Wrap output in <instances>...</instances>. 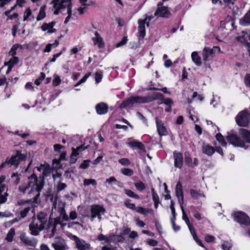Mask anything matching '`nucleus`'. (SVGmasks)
<instances>
[{
    "instance_id": "obj_1",
    "label": "nucleus",
    "mask_w": 250,
    "mask_h": 250,
    "mask_svg": "<svg viewBox=\"0 0 250 250\" xmlns=\"http://www.w3.org/2000/svg\"><path fill=\"white\" fill-rule=\"evenodd\" d=\"M43 186L42 178H38L35 174H32L19 187V190L21 192L28 194L31 197L33 196L34 202H37Z\"/></svg>"
},
{
    "instance_id": "obj_2",
    "label": "nucleus",
    "mask_w": 250,
    "mask_h": 250,
    "mask_svg": "<svg viewBox=\"0 0 250 250\" xmlns=\"http://www.w3.org/2000/svg\"><path fill=\"white\" fill-rule=\"evenodd\" d=\"M48 198L53 202L52 213L50 217L52 215L54 210H57L60 213L59 218H55L53 221L50 219L47 224V229H51L49 237L52 238L54 236L56 232V226L61 224L60 218L62 219L64 221H67L68 217L64 210L65 204L63 202L61 201H58L56 197H54L53 195H49Z\"/></svg>"
},
{
    "instance_id": "obj_3",
    "label": "nucleus",
    "mask_w": 250,
    "mask_h": 250,
    "mask_svg": "<svg viewBox=\"0 0 250 250\" xmlns=\"http://www.w3.org/2000/svg\"><path fill=\"white\" fill-rule=\"evenodd\" d=\"M164 95L161 93L155 92L151 95L147 97L135 96L131 97L127 100L124 101L120 106V108H124L131 106L134 104H142L150 102L153 100L162 99Z\"/></svg>"
},
{
    "instance_id": "obj_4",
    "label": "nucleus",
    "mask_w": 250,
    "mask_h": 250,
    "mask_svg": "<svg viewBox=\"0 0 250 250\" xmlns=\"http://www.w3.org/2000/svg\"><path fill=\"white\" fill-rule=\"evenodd\" d=\"M25 158L26 155L24 154L21 153L20 151H17L16 154L14 156L12 157L11 159L3 163L0 167L2 168L6 167L7 165H10V166L17 167L20 162L25 160Z\"/></svg>"
},
{
    "instance_id": "obj_5",
    "label": "nucleus",
    "mask_w": 250,
    "mask_h": 250,
    "mask_svg": "<svg viewBox=\"0 0 250 250\" xmlns=\"http://www.w3.org/2000/svg\"><path fill=\"white\" fill-rule=\"evenodd\" d=\"M105 212V209L103 206L98 205H92L90 207V220L93 221L95 218L98 217L100 221L102 218L101 215L104 214Z\"/></svg>"
},
{
    "instance_id": "obj_6",
    "label": "nucleus",
    "mask_w": 250,
    "mask_h": 250,
    "mask_svg": "<svg viewBox=\"0 0 250 250\" xmlns=\"http://www.w3.org/2000/svg\"><path fill=\"white\" fill-rule=\"evenodd\" d=\"M250 120L249 114L246 110L240 112L236 117L237 124L241 126H246L249 124Z\"/></svg>"
},
{
    "instance_id": "obj_7",
    "label": "nucleus",
    "mask_w": 250,
    "mask_h": 250,
    "mask_svg": "<svg viewBox=\"0 0 250 250\" xmlns=\"http://www.w3.org/2000/svg\"><path fill=\"white\" fill-rule=\"evenodd\" d=\"M44 229V225L41 223H39L36 219H34L29 225L31 234L37 236L39 234V232Z\"/></svg>"
},
{
    "instance_id": "obj_8",
    "label": "nucleus",
    "mask_w": 250,
    "mask_h": 250,
    "mask_svg": "<svg viewBox=\"0 0 250 250\" xmlns=\"http://www.w3.org/2000/svg\"><path fill=\"white\" fill-rule=\"evenodd\" d=\"M215 51L220 52V48L218 46H214L213 48H210L208 47H205L202 51V57L204 61L206 62L209 58L213 57Z\"/></svg>"
},
{
    "instance_id": "obj_9",
    "label": "nucleus",
    "mask_w": 250,
    "mask_h": 250,
    "mask_svg": "<svg viewBox=\"0 0 250 250\" xmlns=\"http://www.w3.org/2000/svg\"><path fill=\"white\" fill-rule=\"evenodd\" d=\"M227 140L230 144L235 146L245 147V142L237 135L231 134L227 136Z\"/></svg>"
},
{
    "instance_id": "obj_10",
    "label": "nucleus",
    "mask_w": 250,
    "mask_h": 250,
    "mask_svg": "<svg viewBox=\"0 0 250 250\" xmlns=\"http://www.w3.org/2000/svg\"><path fill=\"white\" fill-rule=\"evenodd\" d=\"M158 7L156 9L154 16L159 18H169L171 15L170 12L168 11L167 7L163 6L161 2L158 4Z\"/></svg>"
},
{
    "instance_id": "obj_11",
    "label": "nucleus",
    "mask_w": 250,
    "mask_h": 250,
    "mask_svg": "<svg viewBox=\"0 0 250 250\" xmlns=\"http://www.w3.org/2000/svg\"><path fill=\"white\" fill-rule=\"evenodd\" d=\"M234 219L238 223L245 225L250 224V218L245 213L238 211L233 214Z\"/></svg>"
},
{
    "instance_id": "obj_12",
    "label": "nucleus",
    "mask_w": 250,
    "mask_h": 250,
    "mask_svg": "<svg viewBox=\"0 0 250 250\" xmlns=\"http://www.w3.org/2000/svg\"><path fill=\"white\" fill-rule=\"evenodd\" d=\"M73 240L75 242L76 247L78 250H89L90 245L84 240L81 239L75 235L73 236Z\"/></svg>"
},
{
    "instance_id": "obj_13",
    "label": "nucleus",
    "mask_w": 250,
    "mask_h": 250,
    "mask_svg": "<svg viewBox=\"0 0 250 250\" xmlns=\"http://www.w3.org/2000/svg\"><path fill=\"white\" fill-rule=\"evenodd\" d=\"M52 246L55 250H66L67 249L65 241L61 237L55 238Z\"/></svg>"
},
{
    "instance_id": "obj_14",
    "label": "nucleus",
    "mask_w": 250,
    "mask_h": 250,
    "mask_svg": "<svg viewBox=\"0 0 250 250\" xmlns=\"http://www.w3.org/2000/svg\"><path fill=\"white\" fill-rule=\"evenodd\" d=\"M20 239L25 245L35 247L37 244V240L34 238L30 239L25 233H22L20 235Z\"/></svg>"
},
{
    "instance_id": "obj_15",
    "label": "nucleus",
    "mask_w": 250,
    "mask_h": 250,
    "mask_svg": "<svg viewBox=\"0 0 250 250\" xmlns=\"http://www.w3.org/2000/svg\"><path fill=\"white\" fill-rule=\"evenodd\" d=\"M174 159V166L177 168H181L183 166V157L181 153L174 151L173 153Z\"/></svg>"
},
{
    "instance_id": "obj_16",
    "label": "nucleus",
    "mask_w": 250,
    "mask_h": 250,
    "mask_svg": "<svg viewBox=\"0 0 250 250\" xmlns=\"http://www.w3.org/2000/svg\"><path fill=\"white\" fill-rule=\"evenodd\" d=\"M176 195L178 198V202L180 206L184 204V194L182 190V185L178 182L176 187Z\"/></svg>"
},
{
    "instance_id": "obj_17",
    "label": "nucleus",
    "mask_w": 250,
    "mask_h": 250,
    "mask_svg": "<svg viewBox=\"0 0 250 250\" xmlns=\"http://www.w3.org/2000/svg\"><path fill=\"white\" fill-rule=\"evenodd\" d=\"M202 151L204 154L207 155L208 156H211L214 153L215 149L209 144L203 143L202 146Z\"/></svg>"
},
{
    "instance_id": "obj_18",
    "label": "nucleus",
    "mask_w": 250,
    "mask_h": 250,
    "mask_svg": "<svg viewBox=\"0 0 250 250\" xmlns=\"http://www.w3.org/2000/svg\"><path fill=\"white\" fill-rule=\"evenodd\" d=\"M92 40L94 44L97 45L99 48H103L104 47V41L102 37L97 32H95L94 37L92 38Z\"/></svg>"
},
{
    "instance_id": "obj_19",
    "label": "nucleus",
    "mask_w": 250,
    "mask_h": 250,
    "mask_svg": "<svg viewBox=\"0 0 250 250\" xmlns=\"http://www.w3.org/2000/svg\"><path fill=\"white\" fill-rule=\"evenodd\" d=\"M138 23L139 24L138 30L139 36L144 38L146 35L145 24H146V22L144 19H139Z\"/></svg>"
},
{
    "instance_id": "obj_20",
    "label": "nucleus",
    "mask_w": 250,
    "mask_h": 250,
    "mask_svg": "<svg viewBox=\"0 0 250 250\" xmlns=\"http://www.w3.org/2000/svg\"><path fill=\"white\" fill-rule=\"evenodd\" d=\"M155 119L159 134L160 136L166 135L167 134V131L166 127L164 126L162 122L159 120L158 117H156Z\"/></svg>"
},
{
    "instance_id": "obj_21",
    "label": "nucleus",
    "mask_w": 250,
    "mask_h": 250,
    "mask_svg": "<svg viewBox=\"0 0 250 250\" xmlns=\"http://www.w3.org/2000/svg\"><path fill=\"white\" fill-rule=\"evenodd\" d=\"M108 105L103 103H100L96 106L97 113L99 115L106 113L108 111Z\"/></svg>"
},
{
    "instance_id": "obj_22",
    "label": "nucleus",
    "mask_w": 250,
    "mask_h": 250,
    "mask_svg": "<svg viewBox=\"0 0 250 250\" xmlns=\"http://www.w3.org/2000/svg\"><path fill=\"white\" fill-rule=\"evenodd\" d=\"M126 144L131 147H136L144 152L146 151L144 145L142 143L137 141L127 142Z\"/></svg>"
},
{
    "instance_id": "obj_23",
    "label": "nucleus",
    "mask_w": 250,
    "mask_h": 250,
    "mask_svg": "<svg viewBox=\"0 0 250 250\" xmlns=\"http://www.w3.org/2000/svg\"><path fill=\"white\" fill-rule=\"evenodd\" d=\"M116 236L113 235H109L108 237L104 235L103 234H100L98 237L99 241H104L105 242L108 243L115 240Z\"/></svg>"
},
{
    "instance_id": "obj_24",
    "label": "nucleus",
    "mask_w": 250,
    "mask_h": 250,
    "mask_svg": "<svg viewBox=\"0 0 250 250\" xmlns=\"http://www.w3.org/2000/svg\"><path fill=\"white\" fill-rule=\"evenodd\" d=\"M240 135L247 143H250V132L245 129H240Z\"/></svg>"
},
{
    "instance_id": "obj_25",
    "label": "nucleus",
    "mask_w": 250,
    "mask_h": 250,
    "mask_svg": "<svg viewBox=\"0 0 250 250\" xmlns=\"http://www.w3.org/2000/svg\"><path fill=\"white\" fill-rule=\"evenodd\" d=\"M240 23L243 26L250 25V10L247 12L243 18L240 21Z\"/></svg>"
},
{
    "instance_id": "obj_26",
    "label": "nucleus",
    "mask_w": 250,
    "mask_h": 250,
    "mask_svg": "<svg viewBox=\"0 0 250 250\" xmlns=\"http://www.w3.org/2000/svg\"><path fill=\"white\" fill-rule=\"evenodd\" d=\"M47 214L43 212H40L37 214V218L36 219L39 221V223H41L44 225L47 222Z\"/></svg>"
},
{
    "instance_id": "obj_27",
    "label": "nucleus",
    "mask_w": 250,
    "mask_h": 250,
    "mask_svg": "<svg viewBox=\"0 0 250 250\" xmlns=\"http://www.w3.org/2000/svg\"><path fill=\"white\" fill-rule=\"evenodd\" d=\"M191 58L192 61L194 62V63L200 66L202 64V62L201 58L199 56L197 52H193L191 54Z\"/></svg>"
},
{
    "instance_id": "obj_28",
    "label": "nucleus",
    "mask_w": 250,
    "mask_h": 250,
    "mask_svg": "<svg viewBox=\"0 0 250 250\" xmlns=\"http://www.w3.org/2000/svg\"><path fill=\"white\" fill-rule=\"evenodd\" d=\"M190 193L192 198L195 199H198L200 197H205V195L203 192H198L197 191L195 190L194 189H191L190 190Z\"/></svg>"
},
{
    "instance_id": "obj_29",
    "label": "nucleus",
    "mask_w": 250,
    "mask_h": 250,
    "mask_svg": "<svg viewBox=\"0 0 250 250\" xmlns=\"http://www.w3.org/2000/svg\"><path fill=\"white\" fill-rule=\"evenodd\" d=\"M5 178L4 176H0V194L5 190L7 191L8 188L5 184H2L5 181Z\"/></svg>"
},
{
    "instance_id": "obj_30",
    "label": "nucleus",
    "mask_w": 250,
    "mask_h": 250,
    "mask_svg": "<svg viewBox=\"0 0 250 250\" xmlns=\"http://www.w3.org/2000/svg\"><path fill=\"white\" fill-rule=\"evenodd\" d=\"M19 62V59L18 57L15 56H12V57L10 59V60L5 62L4 65L7 66H13L15 64H17Z\"/></svg>"
},
{
    "instance_id": "obj_31",
    "label": "nucleus",
    "mask_w": 250,
    "mask_h": 250,
    "mask_svg": "<svg viewBox=\"0 0 250 250\" xmlns=\"http://www.w3.org/2000/svg\"><path fill=\"white\" fill-rule=\"evenodd\" d=\"M136 210L138 212L144 215L148 213H151L153 212V210L151 209H148L143 207L136 208Z\"/></svg>"
},
{
    "instance_id": "obj_32",
    "label": "nucleus",
    "mask_w": 250,
    "mask_h": 250,
    "mask_svg": "<svg viewBox=\"0 0 250 250\" xmlns=\"http://www.w3.org/2000/svg\"><path fill=\"white\" fill-rule=\"evenodd\" d=\"M45 17V7L42 6L41 7L39 13L37 17V20L39 21L42 20Z\"/></svg>"
},
{
    "instance_id": "obj_33",
    "label": "nucleus",
    "mask_w": 250,
    "mask_h": 250,
    "mask_svg": "<svg viewBox=\"0 0 250 250\" xmlns=\"http://www.w3.org/2000/svg\"><path fill=\"white\" fill-rule=\"evenodd\" d=\"M15 235V229L13 228L11 229L8 231L7 236L5 238V240L8 242H11L13 240V238Z\"/></svg>"
},
{
    "instance_id": "obj_34",
    "label": "nucleus",
    "mask_w": 250,
    "mask_h": 250,
    "mask_svg": "<svg viewBox=\"0 0 250 250\" xmlns=\"http://www.w3.org/2000/svg\"><path fill=\"white\" fill-rule=\"evenodd\" d=\"M216 140L220 143L223 146H226L227 143L224 139L223 136L220 133H217L216 135Z\"/></svg>"
},
{
    "instance_id": "obj_35",
    "label": "nucleus",
    "mask_w": 250,
    "mask_h": 250,
    "mask_svg": "<svg viewBox=\"0 0 250 250\" xmlns=\"http://www.w3.org/2000/svg\"><path fill=\"white\" fill-rule=\"evenodd\" d=\"M72 4L71 3H69L67 5V13L68 14V16L66 18L64 21V24H66L69 21V19L70 18H71V15H72V10H71V9H72Z\"/></svg>"
},
{
    "instance_id": "obj_36",
    "label": "nucleus",
    "mask_w": 250,
    "mask_h": 250,
    "mask_svg": "<svg viewBox=\"0 0 250 250\" xmlns=\"http://www.w3.org/2000/svg\"><path fill=\"white\" fill-rule=\"evenodd\" d=\"M124 191L125 194H127L129 197L134 198L137 199H140L139 196L134 193L132 191L127 189H125Z\"/></svg>"
},
{
    "instance_id": "obj_37",
    "label": "nucleus",
    "mask_w": 250,
    "mask_h": 250,
    "mask_svg": "<svg viewBox=\"0 0 250 250\" xmlns=\"http://www.w3.org/2000/svg\"><path fill=\"white\" fill-rule=\"evenodd\" d=\"M56 24V22L55 21H52L51 22L49 23H44L42 24V30L43 31H46L47 28H48V27H50V28L52 29V27L53 28L54 26Z\"/></svg>"
},
{
    "instance_id": "obj_38",
    "label": "nucleus",
    "mask_w": 250,
    "mask_h": 250,
    "mask_svg": "<svg viewBox=\"0 0 250 250\" xmlns=\"http://www.w3.org/2000/svg\"><path fill=\"white\" fill-rule=\"evenodd\" d=\"M51 172L50 168L48 164H45L43 169L42 175L43 176H47Z\"/></svg>"
},
{
    "instance_id": "obj_39",
    "label": "nucleus",
    "mask_w": 250,
    "mask_h": 250,
    "mask_svg": "<svg viewBox=\"0 0 250 250\" xmlns=\"http://www.w3.org/2000/svg\"><path fill=\"white\" fill-rule=\"evenodd\" d=\"M20 45L18 44H15L12 47L10 51H9V55L12 56H14L16 54V51Z\"/></svg>"
},
{
    "instance_id": "obj_40",
    "label": "nucleus",
    "mask_w": 250,
    "mask_h": 250,
    "mask_svg": "<svg viewBox=\"0 0 250 250\" xmlns=\"http://www.w3.org/2000/svg\"><path fill=\"white\" fill-rule=\"evenodd\" d=\"M83 185L84 186H87L89 185H92L93 186H96L97 182L96 180L94 179H85L83 182Z\"/></svg>"
},
{
    "instance_id": "obj_41",
    "label": "nucleus",
    "mask_w": 250,
    "mask_h": 250,
    "mask_svg": "<svg viewBox=\"0 0 250 250\" xmlns=\"http://www.w3.org/2000/svg\"><path fill=\"white\" fill-rule=\"evenodd\" d=\"M125 205L127 208L132 210H136V209L135 205L133 203H130L129 200H127L125 201Z\"/></svg>"
},
{
    "instance_id": "obj_42",
    "label": "nucleus",
    "mask_w": 250,
    "mask_h": 250,
    "mask_svg": "<svg viewBox=\"0 0 250 250\" xmlns=\"http://www.w3.org/2000/svg\"><path fill=\"white\" fill-rule=\"evenodd\" d=\"M91 73H89L87 74H86L82 79H81L74 86L75 87H77L80 85H81V84H82L83 83H84L86 80L87 79V78L89 77V76L90 75Z\"/></svg>"
},
{
    "instance_id": "obj_43",
    "label": "nucleus",
    "mask_w": 250,
    "mask_h": 250,
    "mask_svg": "<svg viewBox=\"0 0 250 250\" xmlns=\"http://www.w3.org/2000/svg\"><path fill=\"white\" fill-rule=\"evenodd\" d=\"M122 172L125 175L130 176L133 175V171L131 169L124 168L122 169Z\"/></svg>"
},
{
    "instance_id": "obj_44",
    "label": "nucleus",
    "mask_w": 250,
    "mask_h": 250,
    "mask_svg": "<svg viewBox=\"0 0 250 250\" xmlns=\"http://www.w3.org/2000/svg\"><path fill=\"white\" fill-rule=\"evenodd\" d=\"M135 186L138 190L141 191L144 190L146 188L144 184L142 182H139L135 183Z\"/></svg>"
},
{
    "instance_id": "obj_45",
    "label": "nucleus",
    "mask_w": 250,
    "mask_h": 250,
    "mask_svg": "<svg viewBox=\"0 0 250 250\" xmlns=\"http://www.w3.org/2000/svg\"><path fill=\"white\" fill-rule=\"evenodd\" d=\"M8 196V194L7 193V191L4 193L3 195L0 194V204H3L7 201V198Z\"/></svg>"
},
{
    "instance_id": "obj_46",
    "label": "nucleus",
    "mask_w": 250,
    "mask_h": 250,
    "mask_svg": "<svg viewBox=\"0 0 250 250\" xmlns=\"http://www.w3.org/2000/svg\"><path fill=\"white\" fill-rule=\"evenodd\" d=\"M61 82V79L58 75H55L54 79L53 81V85L54 86L58 85Z\"/></svg>"
},
{
    "instance_id": "obj_47",
    "label": "nucleus",
    "mask_w": 250,
    "mask_h": 250,
    "mask_svg": "<svg viewBox=\"0 0 250 250\" xmlns=\"http://www.w3.org/2000/svg\"><path fill=\"white\" fill-rule=\"evenodd\" d=\"M146 243L150 246L154 247L158 245V242L156 240L149 239L146 241Z\"/></svg>"
},
{
    "instance_id": "obj_48",
    "label": "nucleus",
    "mask_w": 250,
    "mask_h": 250,
    "mask_svg": "<svg viewBox=\"0 0 250 250\" xmlns=\"http://www.w3.org/2000/svg\"><path fill=\"white\" fill-rule=\"evenodd\" d=\"M231 247V244L227 241L224 242V243L222 245V248L224 250H229Z\"/></svg>"
},
{
    "instance_id": "obj_49",
    "label": "nucleus",
    "mask_w": 250,
    "mask_h": 250,
    "mask_svg": "<svg viewBox=\"0 0 250 250\" xmlns=\"http://www.w3.org/2000/svg\"><path fill=\"white\" fill-rule=\"evenodd\" d=\"M91 162L90 160H84L82 164L80 166V168L85 169L89 167V163Z\"/></svg>"
},
{
    "instance_id": "obj_50",
    "label": "nucleus",
    "mask_w": 250,
    "mask_h": 250,
    "mask_svg": "<svg viewBox=\"0 0 250 250\" xmlns=\"http://www.w3.org/2000/svg\"><path fill=\"white\" fill-rule=\"evenodd\" d=\"M127 42V37H124L123 38V39L122 40V41L121 42H118L116 46V47H120L121 46H122L123 45H124Z\"/></svg>"
},
{
    "instance_id": "obj_51",
    "label": "nucleus",
    "mask_w": 250,
    "mask_h": 250,
    "mask_svg": "<svg viewBox=\"0 0 250 250\" xmlns=\"http://www.w3.org/2000/svg\"><path fill=\"white\" fill-rule=\"evenodd\" d=\"M119 163L124 166H128L130 164V161L128 159L122 158L119 161Z\"/></svg>"
},
{
    "instance_id": "obj_52",
    "label": "nucleus",
    "mask_w": 250,
    "mask_h": 250,
    "mask_svg": "<svg viewBox=\"0 0 250 250\" xmlns=\"http://www.w3.org/2000/svg\"><path fill=\"white\" fill-rule=\"evenodd\" d=\"M30 209V208L28 207V208H25L23 210H21V217H22V218L25 217L27 215V214L28 213Z\"/></svg>"
},
{
    "instance_id": "obj_53",
    "label": "nucleus",
    "mask_w": 250,
    "mask_h": 250,
    "mask_svg": "<svg viewBox=\"0 0 250 250\" xmlns=\"http://www.w3.org/2000/svg\"><path fill=\"white\" fill-rule=\"evenodd\" d=\"M31 11L29 9H26L24 13L23 21H27L28 17L31 15Z\"/></svg>"
},
{
    "instance_id": "obj_54",
    "label": "nucleus",
    "mask_w": 250,
    "mask_h": 250,
    "mask_svg": "<svg viewBox=\"0 0 250 250\" xmlns=\"http://www.w3.org/2000/svg\"><path fill=\"white\" fill-rule=\"evenodd\" d=\"M162 103H164V104L168 105L169 106H171L173 104V102L171 99L167 98V99H164V101L163 102L161 103V104H162Z\"/></svg>"
},
{
    "instance_id": "obj_55",
    "label": "nucleus",
    "mask_w": 250,
    "mask_h": 250,
    "mask_svg": "<svg viewBox=\"0 0 250 250\" xmlns=\"http://www.w3.org/2000/svg\"><path fill=\"white\" fill-rule=\"evenodd\" d=\"M102 79V74L101 73L97 72L95 73V81L96 83H100Z\"/></svg>"
},
{
    "instance_id": "obj_56",
    "label": "nucleus",
    "mask_w": 250,
    "mask_h": 250,
    "mask_svg": "<svg viewBox=\"0 0 250 250\" xmlns=\"http://www.w3.org/2000/svg\"><path fill=\"white\" fill-rule=\"evenodd\" d=\"M66 186L64 183L60 182L57 186V191L63 190L66 188Z\"/></svg>"
},
{
    "instance_id": "obj_57",
    "label": "nucleus",
    "mask_w": 250,
    "mask_h": 250,
    "mask_svg": "<svg viewBox=\"0 0 250 250\" xmlns=\"http://www.w3.org/2000/svg\"><path fill=\"white\" fill-rule=\"evenodd\" d=\"M154 16H146V18H145V19H144L146 22V26L147 27L149 26V21L152 20V19H153V18H154Z\"/></svg>"
},
{
    "instance_id": "obj_58",
    "label": "nucleus",
    "mask_w": 250,
    "mask_h": 250,
    "mask_svg": "<svg viewBox=\"0 0 250 250\" xmlns=\"http://www.w3.org/2000/svg\"><path fill=\"white\" fill-rule=\"evenodd\" d=\"M52 3H58L59 4V5L60 7V9H62V8H64L66 7V6L63 4V3L61 1V0H53ZM67 6H66V7Z\"/></svg>"
},
{
    "instance_id": "obj_59",
    "label": "nucleus",
    "mask_w": 250,
    "mask_h": 250,
    "mask_svg": "<svg viewBox=\"0 0 250 250\" xmlns=\"http://www.w3.org/2000/svg\"><path fill=\"white\" fill-rule=\"evenodd\" d=\"M54 4V8L55 9V10L54 12V14L55 15H58L59 13V10L60 9V7L59 5V4L58 3H53Z\"/></svg>"
},
{
    "instance_id": "obj_60",
    "label": "nucleus",
    "mask_w": 250,
    "mask_h": 250,
    "mask_svg": "<svg viewBox=\"0 0 250 250\" xmlns=\"http://www.w3.org/2000/svg\"><path fill=\"white\" fill-rule=\"evenodd\" d=\"M77 217V214L75 211H71L69 214V218L71 220H74Z\"/></svg>"
},
{
    "instance_id": "obj_61",
    "label": "nucleus",
    "mask_w": 250,
    "mask_h": 250,
    "mask_svg": "<svg viewBox=\"0 0 250 250\" xmlns=\"http://www.w3.org/2000/svg\"><path fill=\"white\" fill-rule=\"evenodd\" d=\"M135 222L137 225L141 227H144L145 225V224L144 223V222L140 220L139 218H135Z\"/></svg>"
},
{
    "instance_id": "obj_62",
    "label": "nucleus",
    "mask_w": 250,
    "mask_h": 250,
    "mask_svg": "<svg viewBox=\"0 0 250 250\" xmlns=\"http://www.w3.org/2000/svg\"><path fill=\"white\" fill-rule=\"evenodd\" d=\"M214 237L211 235H207L205 237V240L207 242H212L214 241Z\"/></svg>"
},
{
    "instance_id": "obj_63",
    "label": "nucleus",
    "mask_w": 250,
    "mask_h": 250,
    "mask_svg": "<svg viewBox=\"0 0 250 250\" xmlns=\"http://www.w3.org/2000/svg\"><path fill=\"white\" fill-rule=\"evenodd\" d=\"M116 181V179L114 177H110V178L107 179L105 181V183H107L109 184H112L113 182H115Z\"/></svg>"
},
{
    "instance_id": "obj_64",
    "label": "nucleus",
    "mask_w": 250,
    "mask_h": 250,
    "mask_svg": "<svg viewBox=\"0 0 250 250\" xmlns=\"http://www.w3.org/2000/svg\"><path fill=\"white\" fill-rule=\"evenodd\" d=\"M245 81L246 84L250 86V74L246 75Z\"/></svg>"
}]
</instances>
